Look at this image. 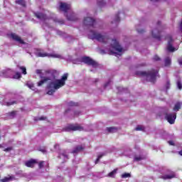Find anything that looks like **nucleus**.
Instances as JSON below:
<instances>
[{
  "instance_id": "f257e3e1",
  "label": "nucleus",
  "mask_w": 182,
  "mask_h": 182,
  "mask_svg": "<svg viewBox=\"0 0 182 182\" xmlns=\"http://www.w3.org/2000/svg\"><path fill=\"white\" fill-rule=\"evenodd\" d=\"M69 74L65 73L63 76H61L60 79H57L55 82H50L48 84V88L50 89L47 92V95L52 96L58 89H60V87H63L66 85V80H68V77ZM53 87V88H52ZM51 88V89H50Z\"/></svg>"
},
{
  "instance_id": "f03ea898",
  "label": "nucleus",
  "mask_w": 182,
  "mask_h": 182,
  "mask_svg": "<svg viewBox=\"0 0 182 182\" xmlns=\"http://www.w3.org/2000/svg\"><path fill=\"white\" fill-rule=\"evenodd\" d=\"M135 75L142 77H146V80H148V82H151V83H156V77H160V75H159V70L154 69H151L148 72L136 71Z\"/></svg>"
},
{
  "instance_id": "7ed1b4c3",
  "label": "nucleus",
  "mask_w": 182,
  "mask_h": 182,
  "mask_svg": "<svg viewBox=\"0 0 182 182\" xmlns=\"http://www.w3.org/2000/svg\"><path fill=\"white\" fill-rule=\"evenodd\" d=\"M88 38L92 41L96 39L98 42H102V43H106L109 40V38L106 36H103L96 31H90L88 35Z\"/></svg>"
},
{
  "instance_id": "20e7f679",
  "label": "nucleus",
  "mask_w": 182,
  "mask_h": 182,
  "mask_svg": "<svg viewBox=\"0 0 182 182\" xmlns=\"http://www.w3.org/2000/svg\"><path fill=\"white\" fill-rule=\"evenodd\" d=\"M81 60L83 62V63H85V65L92 66V68H97V66L99 65L97 62L95 61V60L88 56L82 57Z\"/></svg>"
},
{
  "instance_id": "39448f33",
  "label": "nucleus",
  "mask_w": 182,
  "mask_h": 182,
  "mask_svg": "<svg viewBox=\"0 0 182 182\" xmlns=\"http://www.w3.org/2000/svg\"><path fill=\"white\" fill-rule=\"evenodd\" d=\"M83 127L80 126L79 124H69L66 128V132H82L83 130Z\"/></svg>"
},
{
  "instance_id": "423d86ee",
  "label": "nucleus",
  "mask_w": 182,
  "mask_h": 182,
  "mask_svg": "<svg viewBox=\"0 0 182 182\" xmlns=\"http://www.w3.org/2000/svg\"><path fill=\"white\" fill-rule=\"evenodd\" d=\"M177 118V114L174 113H166L165 114V119L170 124H174L176 119Z\"/></svg>"
},
{
  "instance_id": "0eeeda50",
  "label": "nucleus",
  "mask_w": 182,
  "mask_h": 182,
  "mask_svg": "<svg viewBox=\"0 0 182 182\" xmlns=\"http://www.w3.org/2000/svg\"><path fill=\"white\" fill-rule=\"evenodd\" d=\"M83 23L85 26H92L93 28L96 25V20L92 17H86L84 18Z\"/></svg>"
},
{
  "instance_id": "6e6552de",
  "label": "nucleus",
  "mask_w": 182,
  "mask_h": 182,
  "mask_svg": "<svg viewBox=\"0 0 182 182\" xmlns=\"http://www.w3.org/2000/svg\"><path fill=\"white\" fill-rule=\"evenodd\" d=\"M166 39L168 41V50L169 52H174V50H176V48L173 47V37H171V36L170 35H168L166 36Z\"/></svg>"
},
{
  "instance_id": "1a4fd4ad",
  "label": "nucleus",
  "mask_w": 182,
  "mask_h": 182,
  "mask_svg": "<svg viewBox=\"0 0 182 182\" xmlns=\"http://www.w3.org/2000/svg\"><path fill=\"white\" fill-rule=\"evenodd\" d=\"M59 11L68 14V12L70 11V5L66 3L60 2Z\"/></svg>"
},
{
  "instance_id": "9d476101",
  "label": "nucleus",
  "mask_w": 182,
  "mask_h": 182,
  "mask_svg": "<svg viewBox=\"0 0 182 182\" xmlns=\"http://www.w3.org/2000/svg\"><path fill=\"white\" fill-rule=\"evenodd\" d=\"M112 49H114L117 52H119V53L123 52V48H122L121 46L119 45V42L117 40L114 39L112 40V43L111 44Z\"/></svg>"
},
{
  "instance_id": "9b49d317",
  "label": "nucleus",
  "mask_w": 182,
  "mask_h": 182,
  "mask_svg": "<svg viewBox=\"0 0 182 182\" xmlns=\"http://www.w3.org/2000/svg\"><path fill=\"white\" fill-rule=\"evenodd\" d=\"M37 56H38V58H60V55L59 54H49L47 53H43V52H39L37 54Z\"/></svg>"
},
{
  "instance_id": "f8f14e48",
  "label": "nucleus",
  "mask_w": 182,
  "mask_h": 182,
  "mask_svg": "<svg viewBox=\"0 0 182 182\" xmlns=\"http://www.w3.org/2000/svg\"><path fill=\"white\" fill-rule=\"evenodd\" d=\"M11 38L13 41H16V42H18V43H21V45H25V41L19 37V36L16 35V33H11Z\"/></svg>"
},
{
  "instance_id": "ddd939ff",
  "label": "nucleus",
  "mask_w": 182,
  "mask_h": 182,
  "mask_svg": "<svg viewBox=\"0 0 182 182\" xmlns=\"http://www.w3.org/2000/svg\"><path fill=\"white\" fill-rule=\"evenodd\" d=\"M34 16L37 18V19H40V21H46V19H48L46 14L41 12H34Z\"/></svg>"
},
{
  "instance_id": "4468645a",
  "label": "nucleus",
  "mask_w": 182,
  "mask_h": 182,
  "mask_svg": "<svg viewBox=\"0 0 182 182\" xmlns=\"http://www.w3.org/2000/svg\"><path fill=\"white\" fill-rule=\"evenodd\" d=\"M35 164H38V161H36V159H31L25 162V166H26V167H29L31 168H33V167H35Z\"/></svg>"
},
{
  "instance_id": "2eb2a0df",
  "label": "nucleus",
  "mask_w": 182,
  "mask_h": 182,
  "mask_svg": "<svg viewBox=\"0 0 182 182\" xmlns=\"http://www.w3.org/2000/svg\"><path fill=\"white\" fill-rule=\"evenodd\" d=\"M152 37L154 38V39H157V41H161V36H160V31L159 29L156 28L151 31Z\"/></svg>"
},
{
  "instance_id": "dca6fc26",
  "label": "nucleus",
  "mask_w": 182,
  "mask_h": 182,
  "mask_svg": "<svg viewBox=\"0 0 182 182\" xmlns=\"http://www.w3.org/2000/svg\"><path fill=\"white\" fill-rule=\"evenodd\" d=\"M48 80H50V77H42V80H40L38 82L37 85L38 86H43V85H45V83L48 82Z\"/></svg>"
},
{
  "instance_id": "f3484780",
  "label": "nucleus",
  "mask_w": 182,
  "mask_h": 182,
  "mask_svg": "<svg viewBox=\"0 0 182 182\" xmlns=\"http://www.w3.org/2000/svg\"><path fill=\"white\" fill-rule=\"evenodd\" d=\"M65 16L68 21H77V18L76 17V14H75V13H71L70 15L65 14Z\"/></svg>"
},
{
  "instance_id": "a211bd4d",
  "label": "nucleus",
  "mask_w": 182,
  "mask_h": 182,
  "mask_svg": "<svg viewBox=\"0 0 182 182\" xmlns=\"http://www.w3.org/2000/svg\"><path fill=\"white\" fill-rule=\"evenodd\" d=\"M85 149V148L82 146H77L74 150L72 151V153H73V154H76L77 153H80V151H83V150Z\"/></svg>"
},
{
  "instance_id": "6ab92c4d",
  "label": "nucleus",
  "mask_w": 182,
  "mask_h": 182,
  "mask_svg": "<svg viewBox=\"0 0 182 182\" xmlns=\"http://www.w3.org/2000/svg\"><path fill=\"white\" fill-rule=\"evenodd\" d=\"M181 105L182 103L180 102H176L173 108V112H178L181 109Z\"/></svg>"
},
{
  "instance_id": "aec40b11",
  "label": "nucleus",
  "mask_w": 182,
  "mask_h": 182,
  "mask_svg": "<svg viewBox=\"0 0 182 182\" xmlns=\"http://www.w3.org/2000/svg\"><path fill=\"white\" fill-rule=\"evenodd\" d=\"M12 180H15L14 176H10L9 177H4L3 179L1 180V181L8 182V181H12Z\"/></svg>"
},
{
  "instance_id": "412c9836",
  "label": "nucleus",
  "mask_w": 182,
  "mask_h": 182,
  "mask_svg": "<svg viewBox=\"0 0 182 182\" xmlns=\"http://www.w3.org/2000/svg\"><path fill=\"white\" fill-rule=\"evenodd\" d=\"M176 177V174L171 173V175H165L161 177L164 180H170L171 178H174Z\"/></svg>"
},
{
  "instance_id": "4be33fe9",
  "label": "nucleus",
  "mask_w": 182,
  "mask_h": 182,
  "mask_svg": "<svg viewBox=\"0 0 182 182\" xmlns=\"http://www.w3.org/2000/svg\"><path fill=\"white\" fill-rule=\"evenodd\" d=\"M16 4L21 5L23 8L26 7V1L25 0H16Z\"/></svg>"
},
{
  "instance_id": "5701e85b",
  "label": "nucleus",
  "mask_w": 182,
  "mask_h": 182,
  "mask_svg": "<svg viewBox=\"0 0 182 182\" xmlns=\"http://www.w3.org/2000/svg\"><path fill=\"white\" fill-rule=\"evenodd\" d=\"M107 131L108 133H116V132H117V128L114 127H107Z\"/></svg>"
},
{
  "instance_id": "b1692460",
  "label": "nucleus",
  "mask_w": 182,
  "mask_h": 182,
  "mask_svg": "<svg viewBox=\"0 0 182 182\" xmlns=\"http://www.w3.org/2000/svg\"><path fill=\"white\" fill-rule=\"evenodd\" d=\"M7 114H8L9 119H14V117H15V116H16V111L10 112Z\"/></svg>"
},
{
  "instance_id": "393cba45",
  "label": "nucleus",
  "mask_w": 182,
  "mask_h": 182,
  "mask_svg": "<svg viewBox=\"0 0 182 182\" xmlns=\"http://www.w3.org/2000/svg\"><path fill=\"white\" fill-rule=\"evenodd\" d=\"M117 173V168L114 169L112 171L108 173L107 177L113 178L114 177V175Z\"/></svg>"
},
{
  "instance_id": "a878e982",
  "label": "nucleus",
  "mask_w": 182,
  "mask_h": 182,
  "mask_svg": "<svg viewBox=\"0 0 182 182\" xmlns=\"http://www.w3.org/2000/svg\"><path fill=\"white\" fill-rule=\"evenodd\" d=\"M171 65V59L167 57L165 58V66H170Z\"/></svg>"
},
{
  "instance_id": "bb28decb",
  "label": "nucleus",
  "mask_w": 182,
  "mask_h": 182,
  "mask_svg": "<svg viewBox=\"0 0 182 182\" xmlns=\"http://www.w3.org/2000/svg\"><path fill=\"white\" fill-rule=\"evenodd\" d=\"M18 69H20V70H21L23 75H26V68L23 67V66H18Z\"/></svg>"
},
{
  "instance_id": "cd10ccee",
  "label": "nucleus",
  "mask_w": 182,
  "mask_h": 182,
  "mask_svg": "<svg viewBox=\"0 0 182 182\" xmlns=\"http://www.w3.org/2000/svg\"><path fill=\"white\" fill-rule=\"evenodd\" d=\"M104 156H106V154H101L98 156V157L97 158V159L95 160V164H97V163H99V161H100V159H102V157H103Z\"/></svg>"
},
{
  "instance_id": "c85d7f7f",
  "label": "nucleus",
  "mask_w": 182,
  "mask_h": 182,
  "mask_svg": "<svg viewBox=\"0 0 182 182\" xmlns=\"http://www.w3.org/2000/svg\"><path fill=\"white\" fill-rule=\"evenodd\" d=\"M21 77H22V75L18 72H16L13 76V79H21Z\"/></svg>"
},
{
  "instance_id": "c756f323",
  "label": "nucleus",
  "mask_w": 182,
  "mask_h": 182,
  "mask_svg": "<svg viewBox=\"0 0 182 182\" xmlns=\"http://www.w3.org/2000/svg\"><path fill=\"white\" fill-rule=\"evenodd\" d=\"M119 15H120V13H118V14L115 16V20L112 22V23H116V22H120V17L119 16Z\"/></svg>"
},
{
  "instance_id": "7c9ffc66",
  "label": "nucleus",
  "mask_w": 182,
  "mask_h": 182,
  "mask_svg": "<svg viewBox=\"0 0 182 182\" xmlns=\"http://www.w3.org/2000/svg\"><path fill=\"white\" fill-rule=\"evenodd\" d=\"M98 6H103V5H106V3L103 1V0H97Z\"/></svg>"
},
{
  "instance_id": "2f4dec72",
  "label": "nucleus",
  "mask_w": 182,
  "mask_h": 182,
  "mask_svg": "<svg viewBox=\"0 0 182 182\" xmlns=\"http://www.w3.org/2000/svg\"><path fill=\"white\" fill-rule=\"evenodd\" d=\"M130 177V173H124L122 175V178H127Z\"/></svg>"
},
{
  "instance_id": "473e14b6",
  "label": "nucleus",
  "mask_w": 182,
  "mask_h": 182,
  "mask_svg": "<svg viewBox=\"0 0 182 182\" xmlns=\"http://www.w3.org/2000/svg\"><path fill=\"white\" fill-rule=\"evenodd\" d=\"M177 86H178V88L181 90L182 89V83H181V80H178L177 81Z\"/></svg>"
},
{
  "instance_id": "72a5a7b5",
  "label": "nucleus",
  "mask_w": 182,
  "mask_h": 182,
  "mask_svg": "<svg viewBox=\"0 0 182 182\" xmlns=\"http://www.w3.org/2000/svg\"><path fill=\"white\" fill-rule=\"evenodd\" d=\"M43 164H45V161H41L38 163V168H43Z\"/></svg>"
},
{
  "instance_id": "f704fd0d",
  "label": "nucleus",
  "mask_w": 182,
  "mask_h": 182,
  "mask_svg": "<svg viewBox=\"0 0 182 182\" xmlns=\"http://www.w3.org/2000/svg\"><path fill=\"white\" fill-rule=\"evenodd\" d=\"M135 130L136 132H140L141 130H143V127L140 126V125H138L136 128H135Z\"/></svg>"
},
{
  "instance_id": "c9c22d12",
  "label": "nucleus",
  "mask_w": 182,
  "mask_h": 182,
  "mask_svg": "<svg viewBox=\"0 0 182 182\" xmlns=\"http://www.w3.org/2000/svg\"><path fill=\"white\" fill-rule=\"evenodd\" d=\"M153 59H154V60H155V62H158L159 60H160V57H159V55H156L154 56Z\"/></svg>"
},
{
  "instance_id": "e433bc0d",
  "label": "nucleus",
  "mask_w": 182,
  "mask_h": 182,
  "mask_svg": "<svg viewBox=\"0 0 182 182\" xmlns=\"http://www.w3.org/2000/svg\"><path fill=\"white\" fill-rule=\"evenodd\" d=\"M55 22H58V23H60V25H63L65 23V21L63 20H55Z\"/></svg>"
},
{
  "instance_id": "4c0bfd02",
  "label": "nucleus",
  "mask_w": 182,
  "mask_h": 182,
  "mask_svg": "<svg viewBox=\"0 0 182 182\" xmlns=\"http://www.w3.org/2000/svg\"><path fill=\"white\" fill-rule=\"evenodd\" d=\"M68 106H77V103L73 102H70L68 103Z\"/></svg>"
},
{
  "instance_id": "58836bf2",
  "label": "nucleus",
  "mask_w": 182,
  "mask_h": 182,
  "mask_svg": "<svg viewBox=\"0 0 182 182\" xmlns=\"http://www.w3.org/2000/svg\"><path fill=\"white\" fill-rule=\"evenodd\" d=\"M14 148H12V146L6 148L4 149V151H11V150H13Z\"/></svg>"
},
{
  "instance_id": "ea45409f",
  "label": "nucleus",
  "mask_w": 182,
  "mask_h": 182,
  "mask_svg": "<svg viewBox=\"0 0 182 182\" xmlns=\"http://www.w3.org/2000/svg\"><path fill=\"white\" fill-rule=\"evenodd\" d=\"M16 102H6V106H12V105H15Z\"/></svg>"
},
{
  "instance_id": "a19ab883",
  "label": "nucleus",
  "mask_w": 182,
  "mask_h": 182,
  "mask_svg": "<svg viewBox=\"0 0 182 182\" xmlns=\"http://www.w3.org/2000/svg\"><path fill=\"white\" fill-rule=\"evenodd\" d=\"M134 160H135V161H140V160H141V157H140V156H136V157L134 158Z\"/></svg>"
},
{
  "instance_id": "79ce46f5",
  "label": "nucleus",
  "mask_w": 182,
  "mask_h": 182,
  "mask_svg": "<svg viewBox=\"0 0 182 182\" xmlns=\"http://www.w3.org/2000/svg\"><path fill=\"white\" fill-rule=\"evenodd\" d=\"M166 89H170V81L166 82Z\"/></svg>"
},
{
  "instance_id": "37998d69",
  "label": "nucleus",
  "mask_w": 182,
  "mask_h": 182,
  "mask_svg": "<svg viewBox=\"0 0 182 182\" xmlns=\"http://www.w3.org/2000/svg\"><path fill=\"white\" fill-rule=\"evenodd\" d=\"M137 32H138V33H144L145 31L144 29H142V30L137 29Z\"/></svg>"
},
{
  "instance_id": "c03bdc74",
  "label": "nucleus",
  "mask_w": 182,
  "mask_h": 182,
  "mask_svg": "<svg viewBox=\"0 0 182 182\" xmlns=\"http://www.w3.org/2000/svg\"><path fill=\"white\" fill-rule=\"evenodd\" d=\"M70 108H68V109H67L65 111V112H64V114H68V113H69V112H70Z\"/></svg>"
},
{
  "instance_id": "a18cd8bd",
  "label": "nucleus",
  "mask_w": 182,
  "mask_h": 182,
  "mask_svg": "<svg viewBox=\"0 0 182 182\" xmlns=\"http://www.w3.org/2000/svg\"><path fill=\"white\" fill-rule=\"evenodd\" d=\"M37 120H46V117H39Z\"/></svg>"
},
{
  "instance_id": "49530a36",
  "label": "nucleus",
  "mask_w": 182,
  "mask_h": 182,
  "mask_svg": "<svg viewBox=\"0 0 182 182\" xmlns=\"http://www.w3.org/2000/svg\"><path fill=\"white\" fill-rule=\"evenodd\" d=\"M59 146H60L59 144H55L54 145V149H59Z\"/></svg>"
},
{
  "instance_id": "de8ad7c7",
  "label": "nucleus",
  "mask_w": 182,
  "mask_h": 182,
  "mask_svg": "<svg viewBox=\"0 0 182 182\" xmlns=\"http://www.w3.org/2000/svg\"><path fill=\"white\" fill-rule=\"evenodd\" d=\"M168 144H170V146H174V142L173 141H169Z\"/></svg>"
},
{
  "instance_id": "09e8293b",
  "label": "nucleus",
  "mask_w": 182,
  "mask_h": 182,
  "mask_svg": "<svg viewBox=\"0 0 182 182\" xmlns=\"http://www.w3.org/2000/svg\"><path fill=\"white\" fill-rule=\"evenodd\" d=\"M75 116H79V114H80V112H74Z\"/></svg>"
},
{
  "instance_id": "8fccbe9b",
  "label": "nucleus",
  "mask_w": 182,
  "mask_h": 182,
  "mask_svg": "<svg viewBox=\"0 0 182 182\" xmlns=\"http://www.w3.org/2000/svg\"><path fill=\"white\" fill-rule=\"evenodd\" d=\"M178 62L179 65H182V58H179L178 60Z\"/></svg>"
},
{
  "instance_id": "3c124183",
  "label": "nucleus",
  "mask_w": 182,
  "mask_h": 182,
  "mask_svg": "<svg viewBox=\"0 0 182 182\" xmlns=\"http://www.w3.org/2000/svg\"><path fill=\"white\" fill-rule=\"evenodd\" d=\"M36 73H38V75H41V73H42V70H36Z\"/></svg>"
},
{
  "instance_id": "603ef678",
  "label": "nucleus",
  "mask_w": 182,
  "mask_h": 182,
  "mask_svg": "<svg viewBox=\"0 0 182 182\" xmlns=\"http://www.w3.org/2000/svg\"><path fill=\"white\" fill-rule=\"evenodd\" d=\"M40 151H42V153H46V149H40Z\"/></svg>"
},
{
  "instance_id": "864d4df0",
  "label": "nucleus",
  "mask_w": 182,
  "mask_h": 182,
  "mask_svg": "<svg viewBox=\"0 0 182 182\" xmlns=\"http://www.w3.org/2000/svg\"><path fill=\"white\" fill-rule=\"evenodd\" d=\"M109 83H110V82H108L106 84H105L104 87H107V86H109Z\"/></svg>"
},
{
  "instance_id": "5fc2aeb1",
  "label": "nucleus",
  "mask_w": 182,
  "mask_h": 182,
  "mask_svg": "<svg viewBox=\"0 0 182 182\" xmlns=\"http://www.w3.org/2000/svg\"><path fill=\"white\" fill-rule=\"evenodd\" d=\"M157 25H158V26H160V25H161V22L158 21Z\"/></svg>"
},
{
  "instance_id": "6e6d98bb",
  "label": "nucleus",
  "mask_w": 182,
  "mask_h": 182,
  "mask_svg": "<svg viewBox=\"0 0 182 182\" xmlns=\"http://www.w3.org/2000/svg\"><path fill=\"white\" fill-rule=\"evenodd\" d=\"M28 87H30V89H32V87H33V85H28Z\"/></svg>"
},
{
  "instance_id": "4d7b16f0",
  "label": "nucleus",
  "mask_w": 182,
  "mask_h": 182,
  "mask_svg": "<svg viewBox=\"0 0 182 182\" xmlns=\"http://www.w3.org/2000/svg\"><path fill=\"white\" fill-rule=\"evenodd\" d=\"M179 154H180V156H182V151H179Z\"/></svg>"
},
{
  "instance_id": "13d9d810",
  "label": "nucleus",
  "mask_w": 182,
  "mask_h": 182,
  "mask_svg": "<svg viewBox=\"0 0 182 182\" xmlns=\"http://www.w3.org/2000/svg\"><path fill=\"white\" fill-rule=\"evenodd\" d=\"M62 156H64V157H68V156L65 155L64 154H62Z\"/></svg>"
},
{
  "instance_id": "bf43d9fd",
  "label": "nucleus",
  "mask_w": 182,
  "mask_h": 182,
  "mask_svg": "<svg viewBox=\"0 0 182 182\" xmlns=\"http://www.w3.org/2000/svg\"><path fill=\"white\" fill-rule=\"evenodd\" d=\"M141 66H146V64H141Z\"/></svg>"
},
{
  "instance_id": "052dcab7",
  "label": "nucleus",
  "mask_w": 182,
  "mask_h": 182,
  "mask_svg": "<svg viewBox=\"0 0 182 182\" xmlns=\"http://www.w3.org/2000/svg\"><path fill=\"white\" fill-rule=\"evenodd\" d=\"M0 147H1V146L0 145Z\"/></svg>"
},
{
  "instance_id": "680f3d73",
  "label": "nucleus",
  "mask_w": 182,
  "mask_h": 182,
  "mask_svg": "<svg viewBox=\"0 0 182 182\" xmlns=\"http://www.w3.org/2000/svg\"><path fill=\"white\" fill-rule=\"evenodd\" d=\"M0 139H1V136H0Z\"/></svg>"
}]
</instances>
